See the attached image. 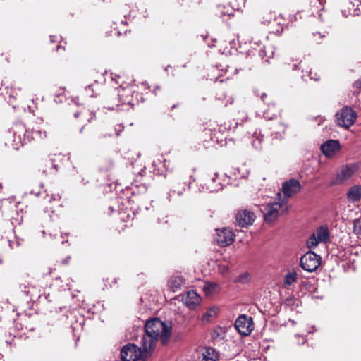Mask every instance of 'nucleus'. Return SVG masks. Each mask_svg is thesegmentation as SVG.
<instances>
[{
    "label": "nucleus",
    "mask_w": 361,
    "mask_h": 361,
    "mask_svg": "<svg viewBox=\"0 0 361 361\" xmlns=\"http://www.w3.org/2000/svg\"><path fill=\"white\" fill-rule=\"evenodd\" d=\"M355 169L353 166L348 165L343 166L336 178V183H343L344 181L350 178L353 175Z\"/></svg>",
    "instance_id": "nucleus-18"
},
{
    "label": "nucleus",
    "mask_w": 361,
    "mask_h": 361,
    "mask_svg": "<svg viewBox=\"0 0 361 361\" xmlns=\"http://www.w3.org/2000/svg\"><path fill=\"white\" fill-rule=\"evenodd\" d=\"M70 258H71L70 257H67L66 258V259H64V260L63 261V264H66V263H68V261H69V259H70Z\"/></svg>",
    "instance_id": "nucleus-52"
},
{
    "label": "nucleus",
    "mask_w": 361,
    "mask_h": 361,
    "mask_svg": "<svg viewBox=\"0 0 361 361\" xmlns=\"http://www.w3.org/2000/svg\"><path fill=\"white\" fill-rule=\"evenodd\" d=\"M250 280V275L248 273H243L242 274H240L235 281L236 283H247Z\"/></svg>",
    "instance_id": "nucleus-32"
},
{
    "label": "nucleus",
    "mask_w": 361,
    "mask_h": 361,
    "mask_svg": "<svg viewBox=\"0 0 361 361\" xmlns=\"http://www.w3.org/2000/svg\"><path fill=\"white\" fill-rule=\"evenodd\" d=\"M218 284L212 282H207L204 285L203 290L207 297L212 295L216 290Z\"/></svg>",
    "instance_id": "nucleus-26"
},
{
    "label": "nucleus",
    "mask_w": 361,
    "mask_h": 361,
    "mask_svg": "<svg viewBox=\"0 0 361 361\" xmlns=\"http://www.w3.org/2000/svg\"><path fill=\"white\" fill-rule=\"evenodd\" d=\"M281 204L273 202L269 203L265 208L267 212L264 213V218L266 222H272L275 220L279 214V209L281 208Z\"/></svg>",
    "instance_id": "nucleus-14"
},
{
    "label": "nucleus",
    "mask_w": 361,
    "mask_h": 361,
    "mask_svg": "<svg viewBox=\"0 0 361 361\" xmlns=\"http://www.w3.org/2000/svg\"><path fill=\"white\" fill-rule=\"evenodd\" d=\"M204 133H205V135H211V131H210L209 130H205Z\"/></svg>",
    "instance_id": "nucleus-55"
},
{
    "label": "nucleus",
    "mask_w": 361,
    "mask_h": 361,
    "mask_svg": "<svg viewBox=\"0 0 361 361\" xmlns=\"http://www.w3.org/2000/svg\"><path fill=\"white\" fill-rule=\"evenodd\" d=\"M255 215L248 210H242L236 215V222L240 227H247L252 225L255 221Z\"/></svg>",
    "instance_id": "nucleus-13"
},
{
    "label": "nucleus",
    "mask_w": 361,
    "mask_h": 361,
    "mask_svg": "<svg viewBox=\"0 0 361 361\" xmlns=\"http://www.w3.org/2000/svg\"><path fill=\"white\" fill-rule=\"evenodd\" d=\"M40 187L42 188L43 187V184L42 183H40Z\"/></svg>",
    "instance_id": "nucleus-61"
},
{
    "label": "nucleus",
    "mask_w": 361,
    "mask_h": 361,
    "mask_svg": "<svg viewBox=\"0 0 361 361\" xmlns=\"http://www.w3.org/2000/svg\"><path fill=\"white\" fill-rule=\"evenodd\" d=\"M185 305L190 308L193 310L199 305L201 302L200 296L197 293L196 291L191 290L188 291L186 295L183 299Z\"/></svg>",
    "instance_id": "nucleus-16"
},
{
    "label": "nucleus",
    "mask_w": 361,
    "mask_h": 361,
    "mask_svg": "<svg viewBox=\"0 0 361 361\" xmlns=\"http://www.w3.org/2000/svg\"><path fill=\"white\" fill-rule=\"evenodd\" d=\"M121 78L119 75H115V77H112V80H115L116 84H119L118 80Z\"/></svg>",
    "instance_id": "nucleus-44"
},
{
    "label": "nucleus",
    "mask_w": 361,
    "mask_h": 361,
    "mask_svg": "<svg viewBox=\"0 0 361 361\" xmlns=\"http://www.w3.org/2000/svg\"><path fill=\"white\" fill-rule=\"evenodd\" d=\"M185 190V188H184V187H183V188H182V190H178V191L177 192V194H178V195H181L183 194V190Z\"/></svg>",
    "instance_id": "nucleus-51"
},
{
    "label": "nucleus",
    "mask_w": 361,
    "mask_h": 361,
    "mask_svg": "<svg viewBox=\"0 0 361 361\" xmlns=\"http://www.w3.org/2000/svg\"><path fill=\"white\" fill-rule=\"evenodd\" d=\"M267 97V94L265 93H263L262 95H261V99L262 101H264V98Z\"/></svg>",
    "instance_id": "nucleus-53"
},
{
    "label": "nucleus",
    "mask_w": 361,
    "mask_h": 361,
    "mask_svg": "<svg viewBox=\"0 0 361 361\" xmlns=\"http://www.w3.org/2000/svg\"><path fill=\"white\" fill-rule=\"evenodd\" d=\"M356 117L355 112L348 106L343 107L336 114L338 124L345 128H349L354 123Z\"/></svg>",
    "instance_id": "nucleus-5"
},
{
    "label": "nucleus",
    "mask_w": 361,
    "mask_h": 361,
    "mask_svg": "<svg viewBox=\"0 0 361 361\" xmlns=\"http://www.w3.org/2000/svg\"><path fill=\"white\" fill-rule=\"evenodd\" d=\"M282 188L284 196L290 197L300 192L301 185L298 180L290 179L283 183Z\"/></svg>",
    "instance_id": "nucleus-12"
},
{
    "label": "nucleus",
    "mask_w": 361,
    "mask_h": 361,
    "mask_svg": "<svg viewBox=\"0 0 361 361\" xmlns=\"http://www.w3.org/2000/svg\"><path fill=\"white\" fill-rule=\"evenodd\" d=\"M347 198L350 202H357L361 199V185H353L348 193Z\"/></svg>",
    "instance_id": "nucleus-20"
},
{
    "label": "nucleus",
    "mask_w": 361,
    "mask_h": 361,
    "mask_svg": "<svg viewBox=\"0 0 361 361\" xmlns=\"http://www.w3.org/2000/svg\"><path fill=\"white\" fill-rule=\"evenodd\" d=\"M99 88L97 80L94 81V84L89 85L85 87V93L90 97H94L99 94Z\"/></svg>",
    "instance_id": "nucleus-25"
},
{
    "label": "nucleus",
    "mask_w": 361,
    "mask_h": 361,
    "mask_svg": "<svg viewBox=\"0 0 361 361\" xmlns=\"http://www.w3.org/2000/svg\"><path fill=\"white\" fill-rule=\"evenodd\" d=\"M44 192H42L39 189H33L30 191V194L34 195L35 197H39L40 195H43Z\"/></svg>",
    "instance_id": "nucleus-39"
},
{
    "label": "nucleus",
    "mask_w": 361,
    "mask_h": 361,
    "mask_svg": "<svg viewBox=\"0 0 361 361\" xmlns=\"http://www.w3.org/2000/svg\"><path fill=\"white\" fill-rule=\"evenodd\" d=\"M230 44H231V48H233V47H235L236 43H235V40H231V41H230Z\"/></svg>",
    "instance_id": "nucleus-47"
},
{
    "label": "nucleus",
    "mask_w": 361,
    "mask_h": 361,
    "mask_svg": "<svg viewBox=\"0 0 361 361\" xmlns=\"http://www.w3.org/2000/svg\"><path fill=\"white\" fill-rule=\"evenodd\" d=\"M51 161H52L51 164H52L53 168L55 169L56 171H58V166L54 163L53 160H51Z\"/></svg>",
    "instance_id": "nucleus-48"
},
{
    "label": "nucleus",
    "mask_w": 361,
    "mask_h": 361,
    "mask_svg": "<svg viewBox=\"0 0 361 361\" xmlns=\"http://www.w3.org/2000/svg\"><path fill=\"white\" fill-rule=\"evenodd\" d=\"M176 191L175 190H171L169 193V196H171L172 195V193H174Z\"/></svg>",
    "instance_id": "nucleus-57"
},
{
    "label": "nucleus",
    "mask_w": 361,
    "mask_h": 361,
    "mask_svg": "<svg viewBox=\"0 0 361 361\" xmlns=\"http://www.w3.org/2000/svg\"><path fill=\"white\" fill-rule=\"evenodd\" d=\"M298 300L293 297H288L285 300L284 305L288 307L293 306Z\"/></svg>",
    "instance_id": "nucleus-34"
},
{
    "label": "nucleus",
    "mask_w": 361,
    "mask_h": 361,
    "mask_svg": "<svg viewBox=\"0 0 361 361\" xmlns=\"http://www.w3.org/2000/svg\"><path fill=\"white\" fill-rule=\"evenodd\" d=\"M282 135L281 133H275V138L281 137Z\"/></svg>",
    "instance_id": "nucleus-50"
},
{
    "label": "nucleus",
    "mask_w": 361,
    "mask_h": 361,
    "mask_svg": "<svg viewBox=\"0 0 361 361\" xmlns=\"http://www.w3.org/2000/svg\"><path fill=\"white\" fill-rule=\"evenodd\" d=\"M22 89L20 87H11V92H9V97L15 99L18 94V92H20Z\"/></svg>",
    "instance_id": "nucleus-35"
},
{
    "label": "nucleus",
    "mask_w": 361,
    "mask_h": 361,
    "mask_svg": "<svg viewBox=\"0 0 361 361\" xmlns=\"http://www.w3.org/2000/svg\"><path fill=\"white\" fill-rule=\"evenodd\" d=\"M121 357L123 361H137L142 359V353L135 344H128L121 349Z\"/></svg>",
    "instance_id": "nucleus-6"
},
{
    "label": "nucleus",
    "mask_w": 361,
    "mask_h": 361,
    "mask_svg": "<svg viewBox=\"0 0 361 361\" xmlns=\"http://www.w3.org/2000/svg\"><path fill=\"white\" fill-rule=\"evenodd\" d=\"M312 74H313V73L312 72V71H310L308 73V75L307 76H308L310 80H314L316 81L318 80L319 77H318L317 74L316 73L314 74V75H312Z\"/></svg>",
    "instance_id": "nucleus-40"
},
{
    "label": "nucleus",
    "mask_w": 361,
    "mask_h": 361,
    "mask_svg": "<svg viewBox=\"0 0 361 361\" xmlns=\"http://www.w3.org/2000/svg\"><path fill=\"white\" fill-rule=\"evenodd\" d=\"M133 91L130 89H128L126 91V94L119 92L118 96L123 104H127L129 105H134L133 99L129 98V95L133 93Z\"/></svg>",
    "instance_id": "nucleus-27"
},
{
    "label": "nucleus",
    "mask_w": 361,
    "mask_h": 361,
    "mask_svg": "<svg viewBox=\"0 0 361 361\" xmlns=\"http://www.w3.org/2000/svg\"><path fill=\"white\" fill-rule=\"evenodd\" d=\"M120 87L121 88V90H122L123 91H124V90H125V89H126V87L124 86V84H123V83H121V84L120 85Z\"/></svg>",
    "instance_id": "nucleus-54"
},
{
    "label": "nucleus",
    "mask_w": 361,
    "mask_h": 361,
    "mask_svg": "<svg viewBox=\"0 0 361 361\" xmlns=\"http://www.w3.org/2000/svg\"><path fill=\"white\" fill-rule=\"evenodd\" d=\"M79 114H79V112H76V113L74 114V116H75V118H78V117L79 116Z\"/></svg>",
    "instance_id": "nucleus-58"
},
{
    "label": "nucleus",
    "mask_w": 361,
    "mask_h": 361,
    "mask_svg": "<svg viewBox=\"0 0 361 361\" xmlns=\"http://www.w3.org/2000/svg\"><path fill=\"white\" fill-rule=\"evenodd\" d=\"M218 309L216 307L209 308L207 312L202 315V321L204 323H209L217 315Z\"/></svg>",
    "instance_id": "nucleus-23"
},
{
    "label": "nucleus",
    "mask_w": 361,
    "mask_h": 361,
    "mask_svg": "<svg viewBox=\"0 0 361 361\" xmlns=\"http://www.w3.org/2000/svg\"><path fill=\"white\" fill-rule=\"evenodd\" d=\"M183 284V279L180 276L171 277L169 281V286L173 292L179 290Z\"/></svg>",
    "instance_id": "nucleus-24"
},
{
    "label": "nucleus",
    "mask_w": 361,
    "mask_h": 361,
    "mask_svg": "<svg viewBox=\"0 0 361 361\" xmlns=\"http://www.w3.org/2000/svg\"><path fill=\"white\" fill-rule=\"evenodd\" d=\"M228 183V178L223 174L220 176L215 173L213 176L209 177L202 186V190L204 192H214L221 190Z\"/></svg>",
    "instance_id": "nucleus-3"
},
{
    "label": "nucleus",
    "mask_w": 361,
    "mask_h": 361,
    "mask_svg": "<svg viewBox=\"0 0 361 361\" xmlns=\"http://www.w3.org/2000/svg\"><path fill=\"white\" fill-rule=\"evenodd\" d=\"M321 264V257L314 252L309 251L304 254L300 261L301 268L307 271H316Z\"/></svg>",
    "instance_id": "nucleus-4"
},
{
    "label": "nucleus",
    "mask_w": 361,
    "mask_h": 361,
    "mask_svg": "<svg viewBox=\"0 0 361 361\" xmlns=\"http://www.w3.org/2000/svg\"><path fill=\"white\" fill-rule=\"evenodd\" d=\"M247 115H245V116L243 118V120H242V121H246V120H247Z\"/></svg>",
    "instance_id": "nucleus-59"
},
{
    "label": "nucleus",
    "mask_w": 361,
    "mask_h": 361,
    "mask_svg": "<svg viewBox=\"0 0 361 361\" xmlns=\"http://www.w3.org/2000/svg\"><path fill=\"white\" fill-rule=\"evenodd\" d=\"M216 240L217 244L221 247H226L233 243L234 241V234L229 228H224L222 229L216 230Z\"/></svg>",
    "instance_id": "nucleus-8"
},
{
    "label": "nucleus",
    "mask_w": 361,
    "mask_h": 361,
    "mask_svg": "<svg viewBox=\"0 0 361 361\" xmlns=\"http://www.w3.org/2000/svg\"><path fill=\"white\" fill-rule=\"evenodd\" d=\"M348 4V11H341L343 16H358L361 13V2L359 0H355L354 3L350 2Z\"/></svg>",
    "instance_id": "nucleus-19"
},
{
    "label": "nucleus",
    "mask_w": 361,
    "mask_h": 361,
    "mask_svg": "<svg viewBox=\"0 0 361 361\" xmlns=\"http://www.w3.org/2000/svg\"><path fill=\"white\" fill-rule=\"evenodd\" d=\"M59 49H63V47H61V46H60V45H57V46H56V51H59Z\"/></svg>",
    "instance_id": "nucleus-56"
},
{
    "label": "nucleus",
    "mask_w": 361,
    "mask_h": 361,
    "mask_svg": "<svg viewBox=\"0 0 361 361\" xmlns=\"http://www.w3.org/2000/svg\"><path fill=\"white\" fill-rule=\"evenodd\" d=\"M56 38V36H52V35H51V36H50V41H51V42H55V41H56V39H55Z\"/></svg>",
    "instance_id": "nucleus-49"
},
{
    "label": "nucleus",
    "mask_w": 361,
    "mask_h": 361,
    "mask_svg": "<svg viewBox=\"0 0 361 361\" xmlns=\"http://www.w3.org/2000/svg\"><path fill=\"white\" fill-rule=\"evenodd\" d=\"M114 166V162L113 161L111 160H109L108 161V166L105 167V168H102V170H104V171H109V169H111L112 167Z\"/></svg>",
    "instance_id": "nucleus-41"
},
{
    "label": "nucleus",
    "mask_w": 361,
    "mask_h": 361,
    "mask_svg": "<svg viewBox=\"0 0 361 361\" xmlns=\"http://www.w3.org/2000/svg\"><path fill=\"white\" fill-rule=\"evenodd\" d=\"M305 77H306V75H303L302 76V79H303L304 80H305V81H306V80H307V79H306V78H305Z\"/></svg>",
    "instance_id": "nucleus-60"
},
{
    "label": "nucleus",
    "mask_w": 361,
    "mask_h": 361,
    "mask_svg": "<svg viewBox=\"0 0 361 361\" xmlns=\"http://www.w3.org/2000/svg\"><path fill=\"white\" fill-rule=\"evenodd\" d=\"M31 133L32 139H44L47 137V133L39 129H32Z\"/></svg>",
    "instance_id": "nucleus-29"
},
{
    "label": "nucleus",
    "mask_w": 361,
    "mask_h": 361,
    "mask_svg": "<svg viewBox=\"0 0 361 361\" xmlns=\"http://www.w3.org/2000/svg\"><path fill=\"white\" fill-rule=\"evenodd\" d=\"M252 49L255 50H258L259 55L262 59H264L265 57L270 58L273 55V51L271 49H270L269 53H267L264 49L266 48L264 45H262L260 42H254L252 43Z\"/></svg>",
    "instance_id": "nucleus-22"
},
{
    "label": "nucleus",
    "mask_w": 361,
    "mask_h": 361,
    "mask_svg": "<svg viewBox=\"0 0 361 361\" xmlns=\"http://www.w3.org/2000/svg\"><path fill=\"white\" fill-rule=\"evenodd\" d=\"M297 279V274L295 271L288 273L284 278V284L286 286H291Z\"/></svg>",
    "instance_id": "nucleus-28"
},
{
    "label": "nucleus",
    "mask_w": 361,
    "mask_h": 361,
    "mask_svg": "<svg viewBox=\"0 0 361 361\" xmlns=\"http://www.w3.org/2000/svg\"><path fill=\"white\" fill-rule=\"evenodd\" d=\"M26 133L27 130L23 123H15L6 135V145L14 149H18L25 142Z\"/></svg>",
    "instance_id": "nucleus-2"
},
{
    "label": "nucleus",
    "mask_w": 361,
    "mask_h": 361,
    "mask_svg": "<svg viewBox=\"0 0 361 361\" xmlns=\"http://www.w3.org/2000/svg\"><path fill=\"white\" fill-rule=\"evenodd\" d=\"M312 35H313V36H314V37H316V36H317V35H318L319 39H322V37H324V35H322V34H321V33H319V32H315V33H313Z\"/></svg>",
    "instance_id": "nucleus-46"
},
{
    "label": "nucleus",
    "mask_w": 361,
    "mask_h": 361,
    "mask_svg": "<svg viewBox=\"0 0 361 361\" xmlns=\"http://www.w3.org/2000/svg\"><path fill=\"white\" fill-rule=\"evenodd\" d=\"M157 340V339L147 334L143 336L141 341V346L139 348L141 349L142 353V360H145L148 357L151 350L154 348Z\"/></svg>",
    "instance_id": "nucleus-10"
},
{
    "label": "nucleus",
    "mask_w": 361,
    "mask_h": 361,
    "mask_svg": "<svg viewBox=\"0 0 361 361\" xmlns=\"http://www.w3.org/2000/svg\"><path fill=\"white\" fill-rule=\"evenodd\" d=\"M353 231L358 235L359 238L361 237V219L358 218L354 220Z\"/></svg>",
    "instance_id": "nucleus-31"
},
{
    "label": "nucleus",
    "mask_w": 361,
    "mask_h": 361,
    "mask_svg": "<svg viewBox=\"0 0 361 361\" xmlns=\"http://www.w3.org/2000/svg\"><path fill=\"white\" fill-rule=\"evenodd\" d=\"M60 198H61V197L59 194H56V195L53 194V195H51L49 201L51 202L52 200H59Z\"/></svg>",
    "instance_id": "nucleus-43"
},
{
    "label": "nucleus",
    "mask_w": 361,
    "mask_h": 361,
    "mask_svg": "<svg viewBox=\"0 0 361 361\" xmlns=\"http://www.w3.org/2000/svg\"><path fill=\"white\" fill-rule=\"evenodd\" d=\"M145 333L156 339L160 338L162 343L168 341L171 332V326L155 318L148 320L145 324Z\"/></svg>",
    "instance_id": "nucleus-1"
},
{
    "label": "nucleus",
    "mask_w": 361,
    "mask_h": 361,
    "mask_svg": "<svg viewBox=\"0 0 361 361\" xmlns=\"http://www.w3.org/2000/svg\"><path fill=\"white\" fill-rule=\"evenodd\" d=\"M262 139L259 137H257L256 139H254L252 142V145L255 149H260Z\"/></svg>",
    "instance_id": "nucleus-36"
},
{
    "label": "nucleus",
    "mask_w": 361,
    "mask_h": 361,
    "mask_svg": "<svg viewBox=\"0 0 361 361\" xmlns=\"http://www.w3.org/2000/svg\"><path fill=\"white\" fill-rule=\"evenodd\" d=\"M313 235L320 243H326L329 239V230L326 226H320Z\"/></svg>",
    "instance_id": "nucleus-21"
},
{
    "label": "nucleus",
    "mask_w": 361,
    "mask_h": 361,
    "mask_svg": "<svg viewBox=\"0 0 361 361\" xmlns=\"http://www.w3.org/2000/svg\"><path fill=\"white\" fill-rule=\"evenodd\" d=\"M23 241V239L16 236L14 240H9L8 243L11 249H16L22 245Z\"/></svg>",
    "instance_id": "nucleus-30"
},
{
    "label": "nucleus",
    "mask_w": 361,
    "mask_h": 361,
    "mask_svg": "<svg viewBox=\"0 0 361 361\" xmlns=\"http://www.w3.org/2000/svg\"><path fill=\"white\" fill-rule=\"evenodd\" d=\"M219 360V353L212 347L202 348L198 356V361H218Z\"/></svg>",
    "instance_id": "nucleus-15"
},
{
    "label": "nucleus",
    "mask_w": 361,
    "mask_h": 361,
    "mask_svg": "<svg viewBox=\"0 0 361 361\" xmlns=\"http://www.w3.org/2000/svg\"><path fill=\"white\" fill-rule=\"evenodd\" d=\"M320 148L326 157H331L340 151L341 145L338 140L331 139L323 143Z\"/></svg>",
    "instance_id": "nucleus-9"
},
{
    "label": "nucleus",
    "mask_w": 361,
    "mask_h": 361,
    "mask_svg": "<svg viewBox=\"0 0 361 361\" xmlns=\"http://www.w3.org/2000/svg\"><path fill=\"white\" fill-rule=\"evenodd\" d=\"M264 117H265V118H267V119H272V118H274V117H276V114H274V115H273V116H268V114L264 113Z\"/></svg>",
    "instance_id": "nucleus-45"
},
{
    "label": "nucleus",
    "mask_w": 361,
    "mask_h": 361,
    "mask_svg": "<svg viewBox=\"0 0 361 361\" xmlns=\"http://www.w3.org/2000/svg\"><path fill=\"white\" fill-rule=\"evenodd\" d=\"M219 271L221 274H226L228 271V267L227 265L221 264L219 267Z\"/></svg>",
    "instance_id": "nucleus-38"
},
{
    "label": "nucleus",
    "mask_w": 361,
    "mask_h": 361,
    "mask_svg": "<svg viewBox=\"0 0 361 361\" xmlns=\"http://www.w3.org/2000/svg\"><path fill=\"white\" fill-rule=\"evenodd\" d=\"M227 329L224 326H215L210 332L211 340L214 343L222 342L226 336Z\"/></svg>",
    "instance_id": "nucleus-17"
},
{
    "label": "nucleus",
    "mask_w": 361,
    "mask_h": 361,
    "mask_svg": "<svg viewBox=\"0 0 361 361\" xmlns=\"http://www.w3.org/2000/svg\"><path fill=\"white\" fill-rule=\"evenodd\" d=\"M320 242L315 238L312 234L307 241V245L308 247L312 248L316 247Z\"/></svg>",
    "instance_id": "nucleus-33"
},
{
    "label": "nucleus",
    "mask_w": 361,
    "mask_h": 361,
    "mask_svg": "<svg viewBox=\"0 0 361 361\" xmlns=\"http://www.w3.org/2000/svg\"><path fill=\"white\" fill-rule=\"evenodd\" d=\"M235 327L240 334L250 335L254 328L252 317L245 314L239 316L235 322Z\"/></svg>",
    "instance_id": "nucleus-7"
},
{
    "label": "nucleus",
    "mask_w": 361,
    "mask_h": 361,
    "mask_svg": "<svg viewBox=\"0 0 361 361\" xmlns=\"http://www.w3.org/2000/svg\"><path fill=\"white\" fill-rule=\"evenodd\" d=\"M353 86L357 89H361V78L356 80L354 82Z\"/></svg>",
    "instance_id": "nucleus-42"
},
{
    "label": "nucleus",
    "mask_w": 361,
    "mask_h": 361,
    "mask_svg": "<svg viewBox=\"0 0 361 361\" xmlns=\"http://www.w3.org/2000/svg\"><path fill=\"white\" fill-rule=\"evenodd\" d=\"M123 129L124 126L121 123L116 125L115 126V135L118 136Z\"/></svg>",
    "instance_id": "nucleus-37"
},
{
    "label": "nucleus",
    "mask_w": 361,
    "mask_h": 361,
    "mask_svg": "<svg viewBox=\"0 0 361 361\" xmlns=\"http://www.w3.org/2000/svg\"><path fill=\"white\" fill-rule=\"evenodd\" d=\"M154 171H157V174H163L164 171L171 172L174 166L170 161H167L162 155L153 161Z\"/></svg>",
    "instance_id": "nucleus-11"
}]
</instances>
